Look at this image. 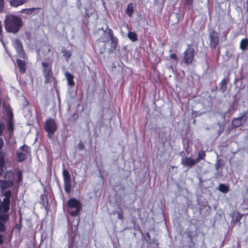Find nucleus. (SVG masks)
<instances>
[{
    "label": "nucleus",
    "mask_w": 248,
    "mask_h": 248,
    "mask_svg": "<svg viewBox=\"0 0 248 248\" xmlns=\"http://www.w3.org/2000/svg\"><path fill=\"white\" fill-rule=\"evenodd\" d=\"M221 166V164H220V161L218 160L217 161V162L215 164L216 170H218Z\"/></svg>",
    "instance_id": "79ce46f5"
},
{
    "label": "nucleus",
    "mask_w": 248,
    "mask_h": 248,
    "mask_svg": "<svg viewBox=\"0 0 248 248\" xmlns=\"http://www.w3.org/2000/svg\"><path fill=\"white\" fill-rule=\"evenodd\" d=\"M195 52L193 45H187V46L183 53V57L181 63L186 65L192 64L194 60Z\"/></svg>",
    "instance_id": "39448f33"
},
{
    "label": "nucleus",
    "mask_w": 248,
    "mask_h": 248,
    "mask_svg": "<svg viewBox=\"0 0 248 248\" xmlns=\"http://www.w3.org/2000/svg\"><path fill=\"white\" fill-rule=\"evenodd\" d=\"M239 118L241 122L242 123V124L243 125L245 123L248 121V109L243 111L242 113H241L239 114V116L237 117Z\"/></svg>",
    "instance_id": "f3484780"
},
{
    "label": "nucleus",
    "mask_w": 248,
    "mask_h": 248,
    "mask_svg": "<svg viewBox=\"0 0 248 248\" xmlns=\"http://www.w3.org/2000/svg\"><path fill=\"white\" fill-rule=\"evenodd\" d=\"M197 163L195 159H193L190 157H185L182 159V164L185 166L192 167Z\"/></svg>",
    "instance_id": "1a4fd4ad"
},
{
    "label": "nucleus",
    "mask_w": 248,
    "mask_h": 248,
    "mask_svg": "<svg viewBox=\"0 0 248 248\" xmlns=\"http://www.w3.org/2000/svg\"><path fill=\"white\" fill-rule=\"evenodd\" d=\"M9 219V215L6 213H0V222L4 223Z\"/></svg>",
    "instance_id": "4be33fe9"
},
{
    "label": "nucleus",
    "mask_w": 248,
    "mask_h": 248,
    "mask_svg": "<svg viewBox=\"0 0 248 248\" xmlns=\"http://www.w3.org/2000/svg\"><path fill=\"white\" fill-rule=\"evenodd\" d=\"M14 129V125L12 121L9 120L7 123V130L9 132H12Z\"/></svg>",
    "instance_id": "7c9ffc66"
},
{
    "label": "nucleus",
    "mask_w": 248,
    "mask_h": 248,
    "mask_svg": "<svg viewBox=\"0 0 248 248\" xmlns=\"http://www.w3.org/2000/svg\"><path fill=\"white\" fill-rule=\"evenodd\" d=\"M98 30H102V31H104V32H105V31H105L103 28H102L101 29H99Z\"/></svg>",
    "instance_id": "3c124183"
},
{
    "label": "nucleus",
    "mask_w": 248,
    "mask_h": 248,
    "mask_svg": "<svg viewBox=\"0 0 248 248\" xmlns=\"http://www.w3.org/2000/svg\"><path fill=\"white\" fill-rule=\"evenodd\" d=\"M3 243V239L2 235L0 234V245Z\"/></svg>",
    "instance_id": "09e8293b"
},
{
    "label": "nucleus",
    "mask_w": 248,
    "mask_h": 248,
    "mask_svg": "<svg viewBox=\"0 0 248 248\" xmlns=\"http://www.w3.org/2000/svg\"><path fill=\"white\" fill-rule=\"evenodd\" d=\"M17 176V182L18 183H20L22 181V172L21 170H19L17 171L16 173Z\"/></svg>",
    "instance_id": "72a5a7b5"
},
{
    "label": "nucleus",
    "mask_w": 248,
    "mask_h": 248,
    "mask_svg": "<svg viewBox=\"0 0 248 248\" xmlns=\"http://www.w3.org/2000/svg\"><path fill=\"white\" fill-rule=\"evenodd\" d=\"M5 163V158H0V170H2Z\"/></svg>",
    "instance_id": "58836bf2"
},
{
    "label": "nucleus",
    "mask_w": 248,
    "mask_h": 248,
    "mask_svg": "<svg viewBox=\"0 0 248 248\" xmlns=\"http://www.w3.org/2000/svg\"><path fill=\"white\" fill-rule=\"evenodd\" d=\"M17 160L18 162H22L27 158L26 154L22 152H17L16 153Z\"/></svg>",
    "instance_id": "412c9836"
},
{
    "label": "nucleus",
    "mask_w": 248,
    "mask_h": 248,
    "mask_svg": "<svg viewBox=\"0 0 248 248\" xmlns=\"http://www.w3.org/2000/svg\"><path fill=\"white\" fill-rule=\"evenodd\" d=\"M22 217L21 216H20V217L19 218V223H16L15 226V228L18 231H20L22 228Z\"/></svg>",
    "instance_id": "2f4dec72"
},
{
    "label": "nucleus",
    "mask_w": 248,
    "mask_h": 248,
    "mask_svg": "<svg viewBox=\"0 0 248 248\" xmlns=\"http://www.w3.org/2000/svg\"><path fill=\"white\" fill-rule=\"evenodd\" d=\"M110 48L109 49V53L114 52L116 49L118 44V39L117 37L110 38Z\"/></svg>",
    "instance_id": "9b49d317"
},
{
    "label": "nucleus",
    "mask_w": 248,
    "mask_h": 248,
    "mask_svg": "<svg viewBox=\"0 0 248 248\" xmlns=\"http://www.w3.org/2000/svg\"><path fill=\"white\" fill-rule=\"evenodd\" d=\"M170 57L171 59L174 60L175 61V63H178V58L175 53H172L170 55Z\"/></svg>",
    "instance_id": "e433bc0d"
},
{
    "label": "nucleus",
    "mask_w": 248,
    "mask_h": 248,
    "mask_svg": "<svg viewBox=\"0 0 248 248\" xmlns=\"http://www.w3.org/2000/svg\"><path fill=\"white\" fill-rule=\"evenodd\" d=\"M146 236H147V237H148V238H150V235L149 233H148V232L146 233Z\"/></svg>",
    "instance_id": "8fccbe9b"
},
{
    "label": "nucleus",
    "mask_w": 248,
    "mask_h": 248,
    "mask_svg": "<svg viewBox=\"0 0 248 248\" xmlns=\"http://www.w3.org/2000/svg\"><path fill=\"white\" fill-rule=\"evenodd\" d=\"M67 80V84L71 87L75 85V82L74 80V76L68 72H66L64 74Z\"/></svg>",
    "instance_id": "4468645a"
},
{
    "label": "nucleus",
    "mask_w": 248,
    "mask_h": 248,
    "mask_svg": "<svg viewBox=\"0 0 248 248\" xmlns=\"http://www.w3.org/2000/svg\"><path fill=\"white\" fill-rule=\"evenodd\" d=\"M209 46L212 50L215 49L219 44L218 33L215 30H212L209 33Z\"/></svg>",
    "instance_id": "0eeeda50"
},
{
    "label": "nucleus",
    "mask_w": 248,
    "mask_h": 248,
    "mask_svg": "<svg viewBox=\"0 0 248 248\" xmlns=\"http://www.w3.org/2000/svg\"><path fill=\"white\" fill-rule=\"evenodd\" d=\"M9 104H6V103H3L2 104V107L3 108L5 109V110L7 111V105Z\"/></svg>",
    "instance_id": "49530a36"
},
{
    "label": "nucleus",
    "mask_w": 248,
    "mask_h": 248,
    "mask_svg": "<svg viewBox=\"0 0 248 248\" xmlns=\"http://www.w3.org/2000/svg\"><path fill=\"white\" fill-rule=\"evenodd\" d=\"M63 56L66 59L69 58L71 56V53L69 50L62 51Z\"/></svg>",
    "instance_id": "c9c22d12"
},
{
    "label": "nucleus",
    "mask_w": 248,
    "mask_h": 248,
    "mask_svg": "<svg viewBox=\"0 0 248 248\" xmlns=\"http://www.w3.org/2000/svg\"><path fill=\"white\" fill-rule=\"evenodd\" d=\"M26 38L28 40H30L31 37V33L30 32L28 31L25 32Z\"/></svg>",
    "instance_id": "37998d69"
},
{
    "label": "nucleus",
    "mask_w": 248,
    "mask_h": 248,
    "mask_svg": "<svg viewBox=\"0 0 248 248\" xmlns=\"http://www.w3.org/2000/svg\"><path fill=\"white\" fill-rule=\"evenodd\" d=\"M40 203L42 205H45V201L48 202L47 195L46 194H42L40 196Z\"/></svg>",
    "instance_id": "bb28decb"
},
{
    "label": "nucleus",
    "mask_w": 248,
    "mask_h": 248,
    "mask_svg": "<svg viewBox=\"0 0 248 248\" xmlns=\"http://www.w3.org/2000/svg\"><path fill=\"white\" fill-rule=\"evenodd\" d=\"M57 129V124L54 119L49 118L46 120L44 125V129L47 133L46 136L48 139H53V135Z\"/></svg>",
    "instance_id": "20e7f679"
},
{
    "label": "nucleus",
    "mask_w": 248,
    "mask_h": 248,
    "mask_svg": "<svg viewBox=\"0 0 248 248\" xmlns=\"http://www.w3.org/2000/svg\"><path fill=\"white\" fill-rule=\"evenodd\" d=\"M246 4H247V7H248V0H247Z\"/></svg>",
    "instance_id": "603ef678"
},
{
    "label": "nucleus",
    "mask_w": 248,
    "mask_h": 248,
    "mask_svg": "<svg viewBox=\"0 0 248 248\" xmlns=\"http://www.w3.org/2000/svg\"><path fill=\"white\" fill-rule=\"evenodd\" d=\"M2 32V29L1 22L0 21V35H1Z\"/></svg>",
    "instance_id": "de8ad7c7"
},
{
    "label": "nucleus",
    "mask_w": 248,
    "mask_h": 248,
    "mask_svg": "<svg viewBox=\"0 0 248 248\" xmlns=\"http://www.w3.org/2000/svg\"><path fill=\"white\" fill-rule=\"evenodd\" d=\"M67 212L72 217H76L79 215L82 210V204L78 200L72 198L67 202Z\"/></svg>",
    "instance_id": "7ed1b4c3"
},
{
    "label": "nucleus",
    "mask_w": 248,
    "mask_h": 248,
    "mask_svg": "<svg viewBox=\"0 0 248 248\" xmlns=\"http://www.w3.org/2000/svg\"><path fill=\"white\" fill-rule=\"evenodd\" d=\"M1 124V123H0V124Z\"/></svg>",
    "instance_id": "864d4df0"
},
{
    "label": "nucleus",
    "mask_w": 248,
    "mask_h": 248,
    "mask_svg": "<svg viewBox=\"0 0 248 248\" xmlns=\"http://www.w3.org/2000/svg\"><path fill=\"white\" fill-rule=\"evenodd\" d=\"M5 230V225L4 223L0 222V231L3 232Z\"/></svg>",
    "instance_id": "c03bdc74"
},
{
    "label": "nucleus",
    "mask_w": 248,
    "mask_h": 248,
    "mask_svg": "<svg viewBox=\"0 0 248 248\" xmlns=\"http://www.w3.org/2000/svg\"><path fill=\"white\" fill-rule=\"evenodd\" d=\"M16 63L21 74H24L26 71V63L24 61L20 59L16 60Z\"/></svg>",
    "instance_id": "f8f14e48"
},
{
    "label": "nucleus",
    "mask_w": 248,
    "mask_h": 248,
    "mask_svg": "<svg viewBox=\"0 0 248 248\" xmlns=\"http://www.w3.org/2000/svg\"><path fill=\"white\" fill-rule=\"evenodd\" d=\"M107 33L110 39L115 37L112 30L110 28H108L107 30Z\"/></svg>",
    "instance_id": "f704fd0d"
},
{
    "label": "nucleus",
    "mask_w": 248,
    "mask_h": 248,
    "mask_svg": "<svg viewBox=\"0 0 248 248\" xmlns=\"http://www.w3.org/2000/svg\"><path fill=\"white\" fill-rule=\"evenodd\" d=\"M3 145V142L1 138H0V150Z\"/></svg>",
    "instance_id": "a18cd8bd"
},
{
    "label": "nucleus",
    "mask_w": 248,
    "mask_h": 248,
    "mask_svg": "<svg viewBox=\"0 0 248 248\" xmlns=\"http://www.w3.org/2000/svg\"><path fill=\"white\" fill-rule=\"evenodd\" d=\"M14 46L19 56L25 59L26 55L21 41L18 39H16L14 42Z\"/></svg>",
    "instance_id": "6e6552de"
},
{
    "label": "nucleus",
    "mask_w": 248,
    "mask_h": 248,
    "mask_svg": "<svg viewBox=\"0 0 248 248\" xmlns=\"http://www.w3.org/2000/svg\"><path fill=\"white\" fill-rule=\"evenodd\" d=\"M112 214L113 215L117 214L118 215V218L121 220H122L124 218V215H123V210L120 208L119 211H114L113 212Z\"/></svg>",
    "instance_id": "cd10ccee"
},
{
    "label": "nucleus",
    "mask_w": 248,
    "mask_h": 248,
    "mask_svg": "<svg viewBox=\"0 0 248 248\" xmlns=\"http://www.w3.org/2000/svg\"><path fill=\"white\" fill-rule=\"evenodd\" d=\"M134 11V7L132 3H130L128 4L126 10V13L129 16L131 17L133 14Z\"/></svg>",
    "instance_id": "5701e85b"
},
{
    "label": "nucleus",
    "mask_w": 248,
    "mask_h": 248,
    "mask_svg": "<svg viewBox=\"0 0 248 248\" xmlns=\"http://www.w3.org/2000/svg\"><path fill=\"white\" fill-rule=\"evenodd\" d=\"M20 149L25 152L27 154L29 155H31V149L30 147L28 146L26 144H24L21 146Z\"/></svg>",
    "instance_id": "a878e982"
},
{
    "label": "nucleus",
    "mask_w": 248,
    "mask_h": 248,
    "mask_svg": "<svg viewBox=\"0 0 248 248\" xmlns=\"http://www.w3.org/2000/svg\"><path fill=\"white\" fill-rule=\"evenodd\" d=\"M84 145L83 142L80 141L79 143L78 144L77 148L79 151H81L84 149Z\"/></svg>",
    "instance_id": "4c0bfd02"
},
{
    "label": "nucleus",
    "mask_w": 248,
    "mask_h": 248,
    "mask_svg": "<svg viewBox=\"0 0 248 248\" xmlns=\"http://www.w3.org/2000/svg\"><path fill=\"white\" fill-rule=\"evenodd\" d=\"M63 166L64 167V165L63 164ZM62 174L63 179L64 190L67 194H69L72 186L70 174L69 171L65 169V168L62 169Z\"/></svg>",
    "instance_id": "423d86ee"
},
{
    "label": "nucleus",
    "mask_w": 248,
    "mask_h": 248,
    "mask_svg": "<svg viewBox=\"0 0 248 248\" xmlns=\"http://www.w3.org/2000/svg\"><path fill=\"white\" fill-rule=\"evenodd\" d=\"M218 189L222 193H227L229 191V187L228 186H226L223 184H221L219 185Z\"/></svg>",
    "instance_id": "b1692460"
},
{
    "label": "nucleus",
    "mask_w": 248,
    "mask_h": 248,
    "mask_svg": "<svg viewBox=\"0 0 248 248\" xmlns=\"http://www.w3.org/2000/svg\"><path fill=\"white\" fill-rule=\"evenodd\" d=\"M248 46V39L247 38L242 39L240 43V48L243 50H245L247 49Z\"/></svg>",
    "instance_id": "a211bd4d"
},
{
    "label": "nucleus",
    "mask_w": 248,
    "mask_h": 248,
    "mask_svg": "<svg viewBox=\"0 0 248 248\" xmlns=\"http://www.w3.org/2000/svg\"><path fill=\"white\" fill-rule=\"evenodd\" d=\"M14 183L12 181H7L5 180L0 181V187L3 189H7L13 187Z\"/></svg>",
    "instance_id": "2eb2a0df"
},
{
    "label": "nucleus",
    "mask_w": 248,
    "mask_h": 248,
    "mask_svg": "<svg viewBox=\"0 0 248 248\" xmlns=\"http://www.w3.org/2000/svg\"><path fill=\"white\" fill-rule=\"evenodd\" d=\"M242 123L241 122L239 118H234L232 120V125L234 128L240 127L242 125Z\"/></svg>",
    "instance_id": "6ab92c4d"
},
{
    "label": "nucleus",
    "mask_w": 248,
    "mask_h": 248,
    "mask_svg": "<svg viewBox=\"0 0 248 248\" xmlns=\"http://www.w3.org/2000/svg\"><path fill=\"white\" fill-rule=\"evenodd\" d=\"M194 0H185V3L187 6L188 9L190 10L193 9V3Z\"/></svg>",
    "instance_id": "c85d7f7f"
},
{
    "label": "nucleus",
    "mask_w": 248,
    "mask_h": 248,
    "mask_svg": "<svg viewBox=\"0 0 248 248\" xmlns=\"http://www.w3.org/2000/svg\"><path fill=\"white\" fill-rule=\"evenodd\" d=\"M5 128L3 123L0 124V136H1Z\"/></svg>",
    "instance_id": "a19ab883"
},
{
    "label": "nucleus",
    "mask_w": 248,
    "mask_h": 248,
    "mask_svg": "<svg viewBox=\"0 0 248 248\" xmlns=\"http://www.w3.org/2000/svg\"><path fill=\"white\" fill-rule=\"evenodd\" d=\"M4 22L6 31L12 33H17L24 25L23 20L20 16L12 14L5 16Z\"/></svg>",
    "instance_id": "f257e3e1"
},
{
    "label": "nucleus",
    "mask_w": 248,
    "mask_h": 248,
    "mask_svg": "<svg viewBox=\"0 0 248 248\" xmlns=\"http://www.w3.org/2000/svg\"><path fill=\"white\" fill-rule=\"evenodd\" d=\"M7 113L8 115V117L9 118V120L12 121V119H13V114L12 112V109L11 108L10 105H7Z\"/></svg>",
    "instance_id": "c756f323"
},
{
    "label": "nucleus",
    "mask_w": 248,
    "mask_h": 248,
    "mask_svg": "<svg viewBox=\"0 0 248 248\" xmlns=\"http://www.w3.org/2000/svg\"><path fill=\"white\" fill-rule=\"evenodd\" d=\"M4 0H0V13L2 12L4 7Z\"/></svg>",
    "instance_id": "ea45409f"
},
{
    "label": "nucleus",
    "mask_w": 248,
    "mask_h": 248,
    "mask_svg": "<svg viewBox=\"0 0 248 248\" xmlns=\"http://www.w3.org/2000/svg\"><path fill=\"white\" fill-rule=\"evenodd\" d=\"M243 216V214H241L239 212H237L236 213V215L235 217V222H239V224H240V220L242 219Z\"/></svg>",
    "instance_id": "473e14b6"
},
{
    "label": "nucleus",
    "mask_w": 248,
    "mask_h": 248,
    "mask_svg": "<svg viewBox=\"0 0 248 248\" xmlns=\"http://www.w3.org/2000/svg\"><path fill=\"white\" fill-rule=\"evenodd\" d=\"M52 62H42V73L45 78L44 83L45 84H50L56 80L52 70Z\"/></svg>",
    "instance_id": "f03ea898"
},
{
    "label": "nucleus",
    "mask_w": 248,
    "mask_h": 248,
    "mask_svg": "<svg viewBox=\"0 0 248 248\" xmlns=\"http://www.w3.org/2000/svg\"><path fill=\"white\" fill-rule=\"evenodd\" d=\"M26 2V0H10L9 3L11 7H17L22 5Z\"/></svg>",
    "instance_id": "dca6fc26"
},
{
    "label": "nucleus",
    "mask_w": 248,
    "mask_h": 248,
    "mask_svg": "<svg viewBox=\"0 0 248 248\" xmlns=\"http://www.w3.org/2000/svg\"><path fill=\"white\" fill-rule=\"evenodd\" d=\"M39 9V8H31L23 9L20 11V13L27 15H31L36 14V11Z\"/></svg>",
    "instance_id": "ddd939ff"
},
{
    "label": "nucleus",
    "mask_w": 248,
    "mask_h": 248,
    "mask_svg": "<svg viewBox=\"0 0 248 248\" xmlns=\"http://www.w3.org/2000/svg\"><path fill=\"white\" fill-rule=\"evenodd\" d=\"M230 78L229 77H226L222 79L219 83V90L222 93H224L227 89V84L229 82Z\"/></svg>",
    "instance_id": "9d476101"
},
{
    "label": "nucleus",
    "mask_w": 248,
    "mask_h": 248,
    "mask_svg": "<svg viewBox=\"0 0 248 248\" xmlns=\"http://www.w3.org/2000/svg\"><path fill=\"white\" fill-rule=\"evenodd\" d=\"M128 38L132 42H135L138 40V36L135 32L129 31L127 34Z\"/></svg>",
    "instance_id": "393cba45"
},
{
    "label": "nucleus",
    "mask_w": 248,
    "mask_h": 248,
    "mask_svg": "<svg viewBox=\"0 0 248 248\" xmlns=\"http://www.w3.org/2000/svg\"><path fill=\"white\" fill-rule=\"evenodd\" d=\"M206 156L205 152L203 150H201L199 152L198 156L195 158L197 162H199L201 160L204 159Z\"/></svg>",
    "instance_id": "aec40b11"
}]
</instances>
